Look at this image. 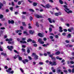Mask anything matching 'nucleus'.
I'll return each instance as SVG.
<instances>
[{
	"mask_svg": "<svg viewBox=\"0 0 74 74\" xmlns=\"http://www.w3.org/2000/svg\"><path fill=\"white\" fill-rule=\"evenodd\" d=\"M61 71H62V70L60 69L57 70V73L58 74H60V72H61Z\"/></svg>",
	"mask_w": 74,
	"mask_h": 74,
	"instance_id": "obj_16",
	"label": "nucleus"
},
{
	"mask_svg": "<svg viewBox=\"0 0 74 74\" xmlns=\"http://www.w3.org/2000/svg\"><path fill=\"white\" fill-rule=\"evenodd\" d=\"M55 15L56 16H59V13H54Z\"/></svg>",
	"mask_w": 74,
	"mask_h": 74,
	"instance_id": "obj_34",
	"label": "nucleus"
},
{
	"mask_svg": "<svg viewBox=\"0 0 74 74\" xmlns=\"http://www.w3.org/2000/svg\"><path fill=\"white\" fill-rule=\"evenodd\" d=\"M70 63L71 64H74V62L73 61H71L70 62Z\"/></svg>",
	"mask_w": 74,
	"mask_h": 74,
	"instance_id": "obj_52",
	"label": "nucleus"
},
{
	"mask_svg": "<svg viewBox=\"0 0 74 74\" xmlns=\"http://www.w3.org/2000/svg\"><path fill=\"white\" fill-rule=\"evenodd\" d=\"M37 5V3L36 2H34L33 4V5L36 7Z\"/></svg>",
	"mask_w": 74,
	"mask_h": 74,
	"instance_id": "obj_23",
	"label": "nucleus"
},
{
	"mask_svg": "<svg viewBox=\"0 0 74 74\" xmlns=\"http://www.w3.org/2000/svg\"><path fill=\"white\" fill-rule=\"evenodd\" d=\"M29 33L30 34H33L34 33V30H30L29 31Z\"/></svg>",
	"mask_w": 74,
	"mask_h": 74,
	"instance_id": "obj_14",
	"label": "nucleus"
},
{
	"mask_svg": "<svg viewBox=\"0 0 74 74\" xmlns=\"http://www.w3.org/2000/svg\"><path fill=\"white\" fill-rule=\"evenodd\" d=\"M64 32H67V30L66 29H64Z\"/></svg>",
	"mask_w": 74,
	"mask_h": 74,
	"instance_id": "obj_56",
	"label": "nucleus"
},
{
	"mask_svg": "<svg viewBox=\"0 0 74 74\" xmlns=\"http://www.w3.org/2000/svg\"><path fill=\"white\" fill-rule=\"evenodd\" d=\"M12 5L13 6H14V2L13 1L12 2Z\"/></svg>",
	"mask_w": 74,
	"mask_h": 74,
	"instance_id": "obj_63",
	"label": "nucleus"
},
{
	"mask_svg": "<svg viewBox=\"0 0 74 74\" xmlns=\"http://www.w3.org/2000/svg\"><path fill=\"white\" fill-rule=\"evenodd\" d=\"M40 44H44V42L42 40L40 42Z\"/></svg>",
	"mask_w": 74,
	"mask_h": 74,
	"instance_id": "obj_44",
	"label": "nucleus"
},
{
	"mask_svg": "<svg viewBox=\"0 0 74 74\" xmlns=\"http://www.w3.org/2000/svg\"><path fill=\"white\" fill-rule=\"evenodd\" d=\"M28 60L27 59H25L24 60H22V62L24 63V64H26V62H28Z\"/></svg>",
	"mask_w": 74,
	"mask_h": 74,
	"instance_id": "obj_8",
	"label": "nucleus"
},
{
	"mask_svg": "<svg viewBox=\"0 0 74 74\" xmlns=\"http://www.w3.org/2000/svg\"><path fill=\"white\" fill-rule=\"evenodd\" d=\"M63 7L67 11H69V10L70 9L68 8V7L67 6V5H63Z\"/></svg>",
	"mask_w": 74,
	"mask_h": 74,
	"instance_id": "obj_7",
	"label": "nucleus"
},
{
	"mask_svg": "<svg viewBox=\"0 0 74 74\" xmlns=\"http://www.w3.org/2000/svg\"><path fill=\"white\" fill-rule=\"evenodd\" d=\"M22 50L23 51V52H25V49L24 48H22Z\"/></svg>",
	"mask_w": 74,
	"mask_h": 74,
	"instance_id": "obj_64",
	"label": "nucleus"
},
{
	"mask_svg": "<svg viewBox=\"0 0 74 74\" xmlns=\"http://www.w3.org/2000/svg\"><path fill=\"white\" fill-rule=\"evenodd\" d=\"M20 42H21V43H23V44H26L27 43L26 41H25V40L23 42V41H22V40H21L20 41Z\"/></svg>",
	"mask_w": 74,
	"mask_h": 74,
	"instance_id": "obj_21",
	"label": "nucleus"
},
{
	"mask_svg": "<svg viewBox=\"0 0 74 74\" xmlns=\"http://www.w3.org/2000/svg\"><path fill=\"white\" fill-rule=\"evenodd\" d=\"M60 53V52L59 51H58L55 53V54L56 55H59Z\"/></svg>",
	"mask_w": 74,
	"mask_h": 74,
	"instance_id": "obj_19",
	"label": "nucleus"
},
{
	"mask_svg": "<svg viewBox=\"0 0 74 74\" xmlns=\"http://www.w3.org/2000/svg\"><path fill=\"white\" fill-rule=\"evenodd\" d=\"M57 64L56 63V62L55 61H53L52 64H51V66H56L57 65Z\"/></svg>",
	"mask_w": 74,
	"mask_h": 74,
	"instance_id": "obj_5",
	"label": "nucleus"
},
{
	"mask_svg": "<svg viewBox=\"0 0 74 74\" xmlns=\"http://www.w3.org/2000/svg\"><path fill=\"white\" fill-rule=\"evenodd\" d=\"M49 32H51L52 31V29L50 27L49 28Z\"/></svg>",
	"mask_w": 74,
	"mask_h": 74,
	"instance_id": "obj_33",
	"label": "nucleus"
},
{
	"mask_svg": "<svg viewBox=\"0 0 74 74\" xmlns=\"http://www.w3.org/2000/svg\"><path fill=\"white\" fill-rule=\"evenodd\" d=\"M22 14L24 15H26V12H22Z\"/></svg>",
	"mask_w": 74,
	"mask_h": 74,
	"instance_id": "obj_61",
	"label": "nucleus"
},
{
	"mask_svg": "<svg viewBox=\"0 0 74 74\" xmlns=\"http://www.w3.org/2000/svg\"><path fill=\"white\" fill-rule=\"evenodd\" d=\"M22 40L23 41H25L26 40V37H25V38H23L22 39Z\"/></svg>",
	"mask_w": 74,
	"mask_h": 74,
	"instance_id": "obj_40",
	"label": "nucleus"
},
{
	"mask_svg": "<svg viewBox=\"0 0 74 74\" xmlns=\"http://www.w3.org/2000/svg\"><path fill=\"white\" fill-rule=\"evenodd\" d=\"M59 2L61 4H63V1L62 0H59Z\"/></svg>",
	"mask_w": 74,
	"mask_h": 74,
	"instance_id": "obj_24",
	"label": "nucleus"
},
{
	"mask_svg": "<svg viewBox=\"0 0 74 74\" xmlns=\"http://www.w3.org/2000/svg\"><path fill=\"white\" fill-rule=\"evenodd\" d=\"M20 70L21 71L22 73H24V71H23V69H22L20 68Z\"/></svg>",
	"mask_w": 74,
	"mask_h": 74,
	"instance_id": "obj_38",
	"label": "nucleus"
},
{
	"mask_svg": "<svg viewBox=\"0 0 74 74\" xmlns=\"http://www.w3.org/2000/svg\"><path fill=\"white\" fill-rule=\"evenodd\" d=\"M3 56H5V58H6L7 57V54L5 53H4L3 55Z\"/></svg>",
	"mask_w": 74,
	"mask_h": 74,
	"instance_id": "obj_62",
	"label": "nucleus"
},
{
	"mask_svg": "<svg viewBox=\"0 0 74 74\" xmlns=\"http://www.w3.org/2000/svg\"><path fill=\"white\" fill-rule=\"evenodd\" d=\"M3 17V15L2 14H0V19H2Z\"/></svg>",
	"mask_w": 74,
	"mask_h": 74,
	"instance_id": "obj_31",
	"label": "nucleus"
},
{
	"mask_svg": "<svg viewBox=\"0 0 74 74\" xmlns=\"http://www.w3.org/2000/svg\"><path fill=\"white\" fill-rule=\"evenodd\" d=\"M33 40L30 38H29L27 40V42H32Z\"/></svg>",
	"mask_w": 74,
	"mask_h": 74,
	"instance_id": "obj_17",
	"label": "nucleus"
},
{
	"mask_svg": "<svg viewBox=\"0 0 74 74\" xmlns=\"http://www.w3.org/2000/svg\"><path fill=\"white\" fill-rule=\"evenodd\" d=\"M8 23L9 24H10V23H11V24H14V21L13 20H11V21L10 20H8Z\"/></svg>",
	"mask_w": 74,
	"mask_h": 74,
	"instance_id": "obj_4",
	"label": "nucleus"
},
{
	"mask_svg": "<svg viewBox=\"0 0 74 74\" xmlns=\"http://www.w3.org/2000/svg\"><path fill=\"white\" fill-rule=\"evenodd\" d=\"M42 41V39L41 38H39L38 40V42H39L40 43Z\"/></svg>",
	"mask_w": 74,
	"mask_h": 74,
	"instance_id": "obj_18",
	"label": "nucleus"
},
{
	"mask_svg": "<svg viewBox=\"0 0 74 74\" xmlns=\"http://www.w3.org/2000/svg\"><path fill=\"white\" fill-rule=\"evenodd\" d=\"M0 51H3V50L1 48V46H0Z\"/></svg>",
	"mask_w": 74,
	"mask_h": 74,
	"instance_id": "obj_51",
	"label": "nucleus"
},
{
	"mask_svg": "<svg viewBox=\"0 0 74 74\" xmlns=\"http://www.w3.org/2000/svg\"><path fill=\"white\" fill-rule=\"evenodd\" d=\"M20 28L22 30H23V26H20Z\"/></svg>",
	"mask_w": 74,
	"mask_h": 74,
	"instance_id": "obj_60",
	"label": "nucleus"
},
{
	"mask_svg": "<svg viewBox=\"0 0 74 74\" xmlns=\"http://www.w3.org/2000/svg\"><path fill=\"white\" fill-rule=\"evenodd\" d=\"M3 4H6V2H5V1H3Z\"/></svg>",
	"mask_w": 74,
	"mask_h": 74,
	"instance_id": "obj_58",
	"label": "nucleus"
},
{
	"mask_svg": "<svg viewBox=\"0 0 74 74\" xmlns=\"http://www.w3.org/2000/svg\"><path fill=\"white\" fill-rule=\"evenodd\" d=\"M0 5L1 7H3V6H4L3 4L1 2H0Z\"/></svg>",
	"mask_w": 74,
	"mask_h": 74,
	"instance_id": "obj_45",
	"label": "nucleus"
},
{
	"mask_svg": "<svg viewBox=\"0 0 74 74\" xmlns=\"http://www.w3.org/2000/svg\"><path fill=\"white\" fill-rule=\"evenodd\" d=\"M18 60L20 61L22 60V58L21 56L18 57Z\"/></svg>",
	"mask_w": 74,
	"mask_h": 74,
	"instance_id": "obj_28",
	"label": "nucleus"
},
{
	"mask_svg": "<svg viewBox=\"0 0 74 74\" xmlns=\"http://www.w3.org/2000/svg\"><path fill=\"white\" fill-rule=\"evenodd\" d=\"M23 34H26V35L27 36L29 35V34L27 33V32L26 31H24L23 32Z\"/></svg>",
	"mask_w": 74,
	"mask_h": 74,
	"instance_id": "obj_25",
	"label": "nucleus"
},
{
	"mask_svg": "<svg viewBox=\"0 0 74 74\" xmlns=\"http://www.w3.org/2000/svg\"><path fill=\"white\" fill-rule=\"evenodd\" d=\"M64 73H68V71H67L66 70H64Z\"/></svg>",
	"mask_w": 74,
	"mask_h": 74,
	"instance_id": "obj_48",
	"label": "nucleus"
},
{
	"mask_svg": "<svg viewBox=\"0 0 74 74\" xmlns=\"http://www.w3.org/2000/svg\"><path fill=\"white\" fill-rule=\"evenodd\" d=\"M36 17L37 18H42V17L41 15H36Z\"/></svg>",
	"mask_w": 74,
	"mask_h": 74,
	"instance_id": "obj_13",
	"label": "nucleus"
},
{
	"mask_svg": "<svg viewBox=\"0 0 74 74\" xmlns=\"http://www.w3.org/2000/svg\"><path fill=\"white\" fill-rule=\"evenodd\" d=\"M64 11H65V12H67V14H70V13H73V11H72L71 10H68V12L67 11V10H66L65 9H64Z\"/></svg>",
	"mask_w": 74,
	"mask_h": 74,
	"instance_id": "obj_6",
	"label": "nucleus"
},
{
	"mask_svg": "<svg viewBox=\"0 0 74 74\" xmlns=\"http://www.w3.org/2000/svg\"><path fill=\"white\" fill-rule=\"evenodd\" d=\"M50 12L51 14H52V15H53V14H54V13H53V12L51 11H50Z\"/></svg>",
	"mask_w": 74,
	"mask_h": 74,
	"instance_id": "obj_54",
	"label": "nucleus"
},
{
	"mask_svg": "<svg viewBox=\"0 0 74 74\" xmlns=\"http://www.w3.org/2000/svg\"><path fill=\"white\" fill-rule=\"evenodd\" d=\"M38 49L39 50H41V49H42V47L41 46H40L38 47Z\"/></svg>",
	"mask_w": 74,
	"mask_h": 74,
	"instance_id": "obj_41",
	"label": "nucleus"
},
{
	"mask_svg": "<svg viewBox=\"0 0 74 74\" xmlns=\"http://www.w3.org/2000/svg\"><path fill=\"white\" fill-rule=\"evenodd\" d=\"M32 55H34V59L35 60H37V59H38V56L36 55V53H33Z\"/></svg>",
	"mask_w": 74,
	"mask_h": 74,
	"instance_id": "obj_1",
	"label": "nucleus"
},
{
	"mask_svg": "<svg viewBox=\"0 0 74 74\" xmlns=\"http://www.w3.org/2000/svg\"><path fill=\"white\" fill-rule=\"evenodd\" d=\"M5 41H12V39L10 38H6L5 39Z\"/></svg>",
	"mask_w": 74,
	"mask_h": 74,
	"instance_id": "obj_9",
	"label": "nucleus"
},
{
	"mask_svg": "<svg viewBox=\"0 0 74 74\" xmlns=\"http://www.w3.org/2000/svg\"><path fill=\"white\" fill-rule=\"evenodd\" d=\"M33 45L34 47H37V44L36 43H34L33 44Z\"/></svg>",
	"mask_w": 74,
	"mask_h": 74,
	"instance_id": "obj_30",
	"label": "nucleus"
},
{
	"mask_svg": "<svg viewBox=\"0 0 74 74\" xmlns=\"http://www.w3.org/2000/svg\"><path fill=\"white\" fill-rule=\"evenodd\" d=\"M14 71H12L9 72L8 73L9 74H14Z\"/></svg>",
	"mask_w": 74,
	"mask_h": 74,
	"instance_id": "obj_27",
	"label": "nucleus"
},
{
	"mask_svg": "<svg viewBox=\"0 0 74 74\" xmlns=\"http://www.w3.org/2000/svg\"><path fill=\"white\" fill-rule=\"evenodd\" d=\"M47 38H43V40L44 41H47Z\"/></svg>",
	"mask_w": 74,
	"mask_h": 74,
	"instance_id": "obj_59",
	"label": "nucleus"
},
{
	"mask_svg": "<svg viewBox=\"0 0 74 74\" xmlns=\"http://www.w3.org/2000/svg\"><path fill=\"white\" fill-rule=\"evenodd\" d=\"M49 45V44L47 43V44H44V45H42V46L44 47H47V46H48V45Z\"/></svg>",
	"mask_w": 74,
	"mask_h": 74,
	"instance_id": "obj_20",
	"label": "nucleus"
},
{
	"mask_svg": "<svg viewBox=\"0 0 74 74\" xmlns=\"http://www.w3.org/2000/svg\"><path fill=\"white\" fill-rule=\"evenodd\" d=\"M18 5H21V1H19L18 2Z\"/></svg>",
	"mask_w": 74,
	"mask_h": 74,
	"instance_id": "obj_36",
	"label": "nucleus"
},
{
	"mask_svg": "<svg viewBox=\"0 0 74 74\" xmlns=\"http://www.w3.org/2000/svg\"><path fill=\"white\" fill-rule=\"evenodd\" d=\"M14 42L13 41L12 42H11L10 41H8V44H13V43Z\"/></svg>",
	"mask_w": 74,
	"mask_h": 74,
	"instance_id": "obj_37",
	"label": "nucleus"
},
{
	"mask_svg": "<svg viewBox=\"0 0 74 74\" xmlns=\"http://www.w3.org/2000/svg\"><path fill=\"white\" fill-rule=\"evenodd\" d=\"M30 20L31 21H32V20H33V17H32L31 16H30Z\"/></svg>",
	"mask_w": 74,
	"mask_h": 74,
	"instance_id": "obj_43",
	"label": "nucleus"
},
{
	"mask_svg": "<svg viewBox=\"0 0 74 74\" xmlns=\"http://www.w3.org/2000/svg\"><path fill=\"white\" fill-rule=\"evenodd\" d=\"M28 58L29 59V60H32V57L30 56H28Z\"/></svg>",
	"mask_w": 74,
	"mask_h": 74,
	"instance_id": "obj_57",
	"label": "nucleus"
},
{
	"mask_svg": "<svg viewBox=\"0 0 74 74\" xmlns=\"http://www.w3.org/2000/svg\"><path fill=\"white\" fill-rule=\"evenodd\" d=\"M41 5L42 6V7H43L44 8H50V6L49 5V4H46L45 5V6L43 5H42V4H41Z\"/></svg>",
	"mask_w": 74,
	"mask_h": 74,
	"instance_id": "obj_2",
	"label": "nucleus"
},
{
	"mask_svg": "<svg viewBox=\"0 0 74 74\" xmlns=\"http://www.w3.org/2000/svg\"><path fill=\"white\" fill-rule=\"evenodd\" d=\"M29 10L30 12H34V10L32 9H30Z\"/></svg>",
	"mask_w": 74,
	"mask_h": 74,
	"instance_id": "obj_29",
	"label": "nucleus"
},
{
	"mask_svg": "<svg viewBox=\"0 0 74 74\" xmlns=\"http://www.w3.org/2000/svg\"><path fill=\"white\" fill-rule=\"evenodd\" d=\"M48 20L49 21L50 23H52V20L51 18H48Z\"/></svg>",
	"mask_w": 74,
	"mask_h": 74,
	"instance_id": "obj_22",
	"label": "nucleus"
},
{
	"mask_svg": "<svg viewBox=\"0 0 74 74\" xmlns=\"http://www.w3.org/2000/svg\"><path fill=\"white\" fill-rule=\"evenodd\" d=\"M32 42L33 44H34L35 43H36V42L35 41V40H33L32 41Z\"/></svg>",
	"mask_w": 74,
	"mask_h": 74,
	"instance_id": "obj_53",
	"label": "nucleus"
},
{
	"mask_svg": "<svg viewBox=\"0 0 74 74\" xmlns=\"http://www.w3.org/2000/svg\"><path fill=\"white\" fill-rule=\"evenodd\" d=\"M68 32H72V31H71V29L69 28L68 29Z\"/></svg>",
	"mask_w": 74,
	"mask_h": 74,
	"instance_id": "obj_39",
	"label": "nucleus"
},
{
	"mask_svg": "<svg viewBox=\"0 0 74 74\" xmlns=\"http://www.w3.org/2000/svg\"><path fill=\"white\" fill-rule=\"evenodd\" d=\"M12 70V69L11 68H10L8 69V70H6V72L7 73H9L10 72V71H11Z\"/></svg>",
	"mask_w": 74,
	"mask_h": 74,
	"instance_id": "obj_11",
	"label": "nucleus"
},
{
	"mask_svg": "<svg viewBox=\"0 0 74 74\" xmlns=\"http://www.w3.org/2000/svg\"><path fill=\"white\" fill-rule=\"evenodd\" d=\"M51 59H52V60H56V58H55V57H53Z\"/></svg>",
	"mask_w": 74,
	"mask_h": 74,
	"instance_id": "obj_46",
	"label": "nucleus"
},
{
	"mask_svg": "<svg viewBox=\"0 0 74 74\" xmlns=\"http://www.w3.org/2000/svg\"><path fill=\"white\" fill-rule=\"evenodd\" d=\"M55 38H59V36L58 35H56L55 36Z\"/></svg>",
	"mask_w": 74,
	"mask_h": 74,
	"instance_id": "obj_42",
	"label": "nucleus"
},
{
	"mask_svg": "<svg viewBox=\"0 0 74 74\" xmlns=\"http://www.w3.org/2000/svg\"><path fill=\"white\" fill-rule=\"evenodd\" d=\"M36 25L37 27H39V25H38V22L36 23Z\"/></svg>",
	"mask_w": 74,
	"mask_h": 74,
	"instance_id": "obj_32",
	"label": "nucleus"
},
{
	"mask_svg": "<svg viewBox=\"0 0 74 74\" xmlns=\"http://www.w3.org/2000/svg\"><path fill=\"white\" fill-rule=\"evenodd\" d=\"M59 32H60L61 33H62V32H63V30H62V28L61 27V26H60L59 27Z\"/></svg>",
	"mask_w": 74,
	"mask_h": 74,
	"instance_id": "obj_10",
	"label": "nucleus"
},
{
	"mask_svg": "<svg viewBox=\"0 0 74 74\" xmlns=\"http://www.w3.org/2000/svg\"><path fill=\"white\" fill-rule=\"evenodd\" d=\"M22 25L24 26H26V24H25V22H22Z\"/></svg>",
	"mask_w": 74,
	"mask_h": 74,
	"instance_id": "obj_26",
	"label": "nucleus"
},
{
	"mask_svg": "<svg viewBox=\"0 0 74 74\" xmlns=\"http://www.w3.org/2000/svg\"><path fill=\"white\" fill-rule=\"evenodd\" d=\"M7 48H8L9 50L10 51H12V49H14V47L12 46H11L10 47V46H8Z\"/></svg>",
	"mask_w": 74,
	"mask_h": 74,
	"instance_id": "obj_3",
	"label": "nucleus"
},
{
	"mask_svg": "<svg viewBox=\"0 0 74 74\" xmlns=\"http://www.w3.org/2000/svg\"><path fill=\"white\" fill-rule=\"evenodd\" d=\"M49 38L50 39H53V37L52 36H49Z\"/></svg>",
	"mask_w": 74,
	"mask_h": 74,
	"instance_id": "obj_50",
	"label": "nucleus"
},
{
	"mask_svg": "<svg viewBox=\"0 0 74 74\" xmlns=\"http://www.w3.org/2000/svg\"><path fill=\"white\" fill-rule=\"evenodd\" d=\"M39 64H40V65H42L43 64V62H40L39 63Z\"/></svg>",
	"mask_w": 74,
	"mask_h": 74,
	"instance_id": "obj_49",
	"label": "nucleus"
},
{
	"mask_svg": "<svg viewBox=\"0 0 74 74\" xmlns=\"http://www.w3.org/2000/svg\"><path fill=\"white\" fill-rule=\"evenodd\" d=\"M71 72L72 73H74V68L72 69Z\"/></svg>",
	"mask_w": 74,
	"mask_h": 74,
	"instance_id": "obj_55",
	"label": "nucleus"
},
{
	"mask_svg": "<svg viewBox=\"0 0 74 74\" xmlns=\"http://www.w3.org/2000/svg\"><path fill=\"white\" fill-rule=\"evenodd\" d=\"M27 52L28 53H29L30 52V49H27Z\"/></svg>",
	"mask_w": 74,
	"mask_h": 74,
	"instance_id": "obj_35",
	"label": "nucleus"
},
{
	"mask_svg": "<svg viewBox=\"0 0 74 74\" xmlns=\"http://www.w3.org/2000/svg\"><path fill=\"white\" fill-rule=\"evenodd\" d=\"M38 35V36H39V37H44V35H42V34L40 33H39Z\"/></svg>",
	"mask_w": 74,
	"mask_h": 74,
	"instance_id": "obj_12",
	"label": "nucleus"
},
{
	"mask_svg": "<svg viewBox=\"0 0 74 74\" xmlns=\"http://www.w3.org/2000/svg\"><path fill=\"white\" fill-rule=\"evenodd\" d=\"M67 38H71V34H68V35L66 36Z\"/></svg>",
	"mask_w": 74,
	"mask_h": 74,
	"instance_id": "obj_15",
	"label": "nucleus"
},
{
	"mask_svg": "<svg viewBox=\"0 0 74 74\" xmlns=\"http://www.w3.org/2000/svg\"><path fill=\"white\" fill-rule=\"evenodd\" d=\"M62 36H66V34L65 32H64L62 33Z\"/></svg>",
	"mask_w": 74,
	"mask_h": 74,
	"instance_id": "obj_47",
	"label": "nucleus"
}]
</instances>
